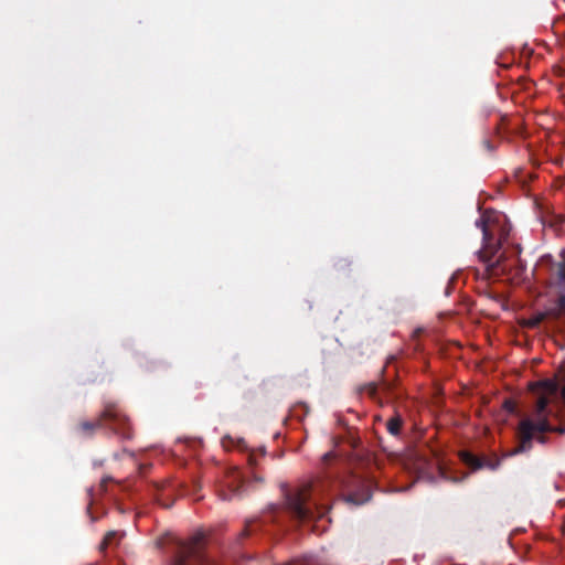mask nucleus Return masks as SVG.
<instances>
[{"label":"nucleus","mask_w":565,"mask_h":565,"mask_svg":"<svg viewBox=\"0 0 565 565\" xmlns=\"http://www.w3.org/2000/svg\"><path fill=\"white\" fill-rule=\"evenodd\" d=\"M177 565H185V559L184 558H179Z\"/></svg>","instance_id":"nucleus-17"},{"label":"nucleus","mask_w":565,"mask_h":565,"mask_svg":"<svg viewBox=\"0 0 565 565\" xmlns=\"http://www.w3.org/2000/svg\"><path fill=\"white\" fill-rule=\"evenodd\" d=\"M556 285L565 290V260L557 264L554 271Z\"/></svg>","instance_id":"nucleus-11"},{"label":"nucleus","mask_w":565,"mask_h":565,"mask_svg":"<svg viewBox=\"0 0 565 565\" xmlns=\"http://www.w3.org/2000/svg\"><path fill=\"white\" fill-rule=\"evenodd\" d=\"M285 504L289 514L298 522L312 521L317 516L323 515V511H320L319 508H312L310 503V489L307 486L286 491Z\"/></svg>","instance_id":"nucleus-4"},{"label":"nucleus","mask_w":565,"mask_h":565,"mask_svg":"<svg viewBox=\"0 0 565 565\" xmlns=\"http://www.w3.org/2000/svg\"><path fill=\"white\" fill-rule=\"evenodd\" d=\"M332 458H333V454H332V452H327V454H324V456H323V460H324V461H328V460H330V459H332Z\"/></svg>","instance_id":"nucleus-16"},{"label":"nucleus","mask_w":565,"mask_h":565,"mask_svg":"<svg viewBox=\"0 0 565 565\" xmlns=\"http://www.w3.org/2000/svg\"><path fill=\"white\" fill-rule=\"evenodd\" d=\"M120 536L117 531H109L105 534L103 541L99 544V551L105 552L108 547L117 545Z\"/></svg>","instance_id":"nucleus-10"},{"label":"nucleus","mask_w":565,"mask_h":565,"mask_svg":"<svg viewBox=\"0 0 565 565\" xmlns=\"http://www.w3.org/2000/svg\"><path fill=\"white\" fill-rule=\"evenodd\" d=\"M103 427L109 428L113 434L122 439H131L134 436L129 419L116 404H106L95 420L81 422L77 429L83 436L90 437L97 429Z\"/></svg>","instance_id":"nucleus-3"},{"label":"nucleus","mask_w":565,"mask_h":565,"mask_svg":"<svg viewBox=\"0 0 565 565\" xmlns=\"http://www.w3.org/2000/svg\"><path fill=\"white\" fill-rule=\"evenodd\" d=\"M403 420L399 416L392 417L386 423L388 433L393 436H397L401 431Z\"/></svg>","instance_id":"nucleus-12"},{"label":"nucleus","mask_w":565,"mask_h":565,"mask_svg":"<svg viewBox=\"0 0 565 565\" xmlns=\"http://www.w3.org/2000/svg\"><path fill=\"white\" fill-rule=\"evenodd\" d=\"M386 366L381 370V379L379 382H370L361 387V392H365L373 401L381 406L384 403H390L397 397L395 392V384L385 379Z\"/></svg>","instance_id":"nucleus-5"},{"label":"nucleus","mask_w":565,"mask_h":565,"mask_svg":"<svg viewBox=\"0 0 565 565\" xmlns=\"http://www.w3.org/2000/svg\"><path fill=\"white\" fill-rule=\"evenodd\" d=\"M482 231V248L479 250L480 259L492 270H497L502 263L501 247L510 235V226L503 214L486 211L476 222Z\"/></svg>","instance_id":"nucleus-2"},{"label":"nucleus","mask_w":565,"mask_h":565,"mask_svg":"<svg viewBox=\"0 0 565 565\" xmlns=\"http://www.w3.org/2000/svg\"><path fill=\"white\" fill-rule=\"evenodd\" d=\"M543 320V315H540L539 317H536L533 322L531 323L532 326H537L539 323H541Z\"/></svg>","instance_id":"nucleus-14"},{"label":"nucleus","mask_w":565,"mask_h":565,"mask_svg":"<svg viewBox=\"0 0 565 565\" xmlns=\"http://www.w3.org/2000/svg\"><path fill=\"white\" fill-rule=\"evenodd\" d=\"M459 458L467 467H469L473 471L483 468H488L494 471L501 465V459L498 458L495 455H493L492 457L477 456L468 450L460 451Z\"/></svg>","instance_id":"nucleus-6"},{"label":"nucleus","mask_w":565,"mask_h":565,"mask_svg":"<svg viewBox=\"0 0 565 565\" xmlns=\"http://www.w3.org/2000/svg\"><path fill=\"white\" fill-rule=\"evenodd\" d=\"M531 390L537 395L534 408V419L525 418L521 420L518 429L519 445L513 450L504 454L503 457H511L530 450L532 447V440L536 433L540 434L536 437V440L541 444L546 443V438L543 436L544 433H565L564 427H553L548 422L551 411L547 407L552 397L557 393V384L552 380H545L532 384Z\"/></svg>","instance_id":"nucleus-1"},{"label":"nucleus","mask_w":565,"mask_h":565,"mask_svg":"<svg viewBox=\"0 0 565 565\" xmlns=\"http://www.w3.org/2000/svg\"><path fill=\"white\" fill-rule=\"evenodd\" d=\"M547 313L555 319H558L565 315V295H559L557 297L553 307L548 309Z\"/></svg>","instance_id":"nucleus-9"},{"label":"nucleus","mask_w":565,"mask_h":565,"mask_svg":"<svg viewBox=\"0 0 565 565\" xmlns=\"http://www.w3.org/2000/svg\"><path fill=\"white\" fill-rule=\"evenodd\" d=\"M503 407L511 414L516 412V404L512 399H505L503 403Z\"/></svg>","instance_id":"nucleus-13"},{"label":"nucleus","mask_w":565,"mask_h":565,"mask_svg":"<svg viewBox=\"0 0 565 565\" xmlns=\"http://www.w3.org/2000/svg\"><path fill=\"white\" fill-rule=\"evenodd\" d=\"M355 488L345 495V501L354 505H361L371 500L373 481L369 479H355Z\"/></svg>","instance_id":"nucleus-8"},{"label":"nucleus","mask_w":565,"mask_h":565,"mask_svg":"<svg viewBox=\"0 0 565 565\" xmlns=\"http://www.w3.org/2000/svg\"><path fill=\"white\" fill-rule=\"evenodd\" d=\"M427 466H428V468H430L431 466H435L441 472V467L438 462H427Z\"/></svg>","instance_id":"nucleus-15"},{"label":"nucleus","mask_w":565,"mask_h":565,"mask_svg":"<svg viewBox=\"0 0 565 565\" xmlns=\"http://www.w3.org/2000/svg\"><path fill=\"white\" fill-rule=\"evenodd\" d=\"M244 480L237 469H231L224 477L220 489V497L223 500H231L242 494Z\"/></svg>","instance_id":"nucleus-7"}]
</instances>
